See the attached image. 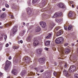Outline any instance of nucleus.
<instances>
[{"label":"nucleus","instance_id":"6ab92c4d","mask_svg":"<svg viewBox=\"0 0 78 78\" xmlns=\"http://www.w3.org/2000/svg\"><path fill=\"white\" fill-rule=\"evenodd\" d=\"M64 52L66 53V54H67L69 53L70 52V50L69 49H66L65 50Z\"/></svg>","mask_w":78,"mask_h":78},{"label":"nucleus","instance_id":"f8f14e48","mask_svg":"<svg viewBox=\"0 0 78 78\" xmlns=\"http://www.w3.org/2000/svg\"><path fill=\"white\" fill-rule=\"evenodd\" d=\"M24 59H25V61L26 62H29L31 60L30 58L28 57H25L24 58Z\"/></svg>","mask_w":78,"mask_h":78},{"label":"nucleus","instance_id":"c03bdc74","mask_svg":"<svg viewBox=\"0 0 78 78\" xmlns=\"http://www.w3.org/2000/svg\"><path fill=\"white\" fill-rule=\"evenodd\" d=\"M64 28L65 30H67V27H64Z\"/></svg>","mask_w":78,"mask_h":78},{"label":"nucleus","instance_id":"13d9d810","mask_svg":"<svg viewBox=\"0 0 78 78\" xmlns=\"http://www.w3.org/2000/svg\"><path fill=\"white\" fill-rule=\"evenodd\" d=\"M74 45H75V44H72V46H74Z\"/></svg>","mask_w":78,"mask_h":78},{"label":"nucleus","instance_id":"f257e3e1","mask_svg":"<svg viewBox=\"0 0 78 78\" xmlns=\"http://www.w3.org/2000/svg\"><path fill=\"white\" fill-rule=\"evenodd\" d=\"M63 42L64 38L62 37H60L57 38L55 41L56 44H62Z\"/></svg>","mask_w":78,"mask_h":78},{"label":"nucleus","instance_id":"bf43d9fd","mask_svg":"<svg viewBox=\"0 0 78 78\" xmlns=\"http://www.w3.org/2000/svg\"><path fill=\"white\" fill-rule=\"evenodd\" d=\"M29 24V23H27L26 24L27 26H28V25Z\"/></svg>","mask_w":78,"mask_h":78},{"label":"nucleus","instance_id":"4c0bfd02","mask_svg":"<svg viewBox=\"0 0 78 78\" xmlns=\"http://www.w3.org/2000/svg\"><path fill=\"white\" fill-rule=\"evenodd\" d=\"M67 63H66L65 64V65L64 67H65V68H66V67H67Z\"/></svg>","mask_w":78,"mask_h":78},{"label":"nucleus","instance_id":"ddd939ff","mask_svg":"<svg viewBox=\"0 0 78 78\" xmlns=\"http://www.w3.org/2000/svg\"><path fill=\"white\" fill-rule=\"evenodd\" d=\"M6 14H5V13H4L0 15V18L1 19H4V18L6 17Z\"/></svg>","mask_w":78,"mask_h":78},{"label":"nucleus","instance_id":"8fccbe9b","mask_svg":"<svg viewBox=\"0 0 78 78\" xmlns=\"http://www.w3.org/2000/svg\"><path fill=\"white\" fill-rule=\"evenodd\" d=\"M20 42L21 44H22V43H23V41H22V40H21L20 41Z\"/></svg>","mask_w":78,"mask_h":78},{"label":"nucleus","instance_id":"c9c22d12","mask_svg":"<svg viewBox=\"0 0 78 78\" xmlns=\"http://www.w3.org/2000/svg\"><path fill=\"white\" fill-rule=\"evenodd\" d=\"M38 0H33V3H36V2H37V1Z\"/></svg>","mask_w":78,"mask_h":78},{"label":"nucleus","instance_id":"a878e982","mask_svg":"<svg viewBox=\"0 0 78 78\" xmlns=\"http://www.w3.org/2000/svg\"><path fill=\"white\" fill-rule=\"evenodd\" d=\"M72 14L73 13L72 12H69L68 14V17H72L73 16Z\"/></svg>","mask_w":78,"mask_h":78},{"label":"nucleus","instance_id":"6e6552de","mask_svg":"<svg viewBox=\"0 0 78 78\" xmlns=\"http://www.w3.org/2000/svg\"><path fill=\"white\" fill-rule=\"evenodd\" d=\"M17 26H14L13 27V29H12V31L13 34H14L15 33H16L17 31Z\"/></svg>","mask_w":78,"mask_h":78},{"label":"nucleus","instance_id":"774afa93","mask_svg":"<svg viewBox=\"0 0 78 78\" xmlns=\"http://www.w3.org/2000/svg\"><path fill=\"white\" fill-rule=\"evenodd\" d=\"M38 78H42L41 77H38Z\"/></svg>","mask_w":78,"mask_h":78},{"label":"nucleus","instance_id":"338daca9","mask_svg":"<svg viewBox=\"0 0 78 78\" xmlns=\"http://www.w3.org/2000/svg\"><path fill=\"white\" fill-rule=\"evenodd\" d=\"M2 24V23H0V25H1Z\"/></svg>","mask_w":78,"mask_h":78},{"label":"nucleus","instance_id":"0e129e2a","mask_svg":"<svg viewBox=\"0 0 78 78\" xmlns=\"http://www.w3.org/2000/svg\"><path fill=\"white\" fill-rule=\"evenodd\" d=\"M7 78H9V76H8V77H7Z\"/></svg>","mask_w":78,"mask_h":78},{"label":"nucleus","instance_id":"09e8293b","mask_svg":"<svg viewBox=\"0 0 78 78\" xmlns=\"http://www.w3.org/2000/svg\"><path fill=\"white\" fill-rule=\"evenodd\" d=\"M40 72H44V69H41V70Z\"/></svg>","mask_w":78,"mask_h":78},{"label":"nucleus","instance_id":"f704fd0d","mask_svg":"<svg viewBox=\"0 0 78 78\" xmlns=\"http://www.w3.org/2000/svg\"><path fill=\"white\" fill-rule=\"evenodd\" d=\"M4 39H5V41L6 40V38H7V36L6 35H4Z\"/></svg>","mask_w":78,"mask_h":78},{"label":"nucleus","instance_id":"a18cd8bd","mask_svg":"<svg viewBox=\"0 0 78 78\" xmlns=\"http://www.w3.org/2000/svg\"><path fill=\"white\" fill-rule=\"evenodd\" d=\"M12 58H11V56H10L9 57V59H11Z\"/></svg>","mask_w":78,"mask_h":78},{"label":"nucleus","instance_id":"3c124183","mask_svg":"<svg viewBox=\"0 0 78 78\" xmlns=\"http://www.w3.org/2000/svg\"><path fill=\"white\" fill-rule=\"evenodd\" d=\"M2 11H5V8H3L2 9Z\"/></svg>","mask_w":78,"mask_h":78},{"label":"nucleus","instance_id":"58836bf2","mask_svg":"<svg viewBox=\"0 0 78 78\" xmlns=\"http://www.w3.org/2000/svg\"><path fill=\"white\" fill-rule=\"evenodd\" d=\"M56 17L57 16H55V14H54V16H51V18H55V17Z\"/></svg>","mask_w":78,"mask_h":78},{"label":"nucleus","instance_id":"680f3d73","mask_svg":"<svg viewBox=\"0 0 78 78\" xmlns=\"http://www.w3.org/2000/svg\"><path fill=\"white\" fill-rule=\"evenodd\" d=\"M26 72V71L25 70V72H23V73H24V74H25Z\"/></svg>","mask_w":78,"mask_h":78},{"label":"nucleus","instance_id":"72a5a7b5","mask_svg":"<svg viewBox=\"0 0 78 78\" xmlns=\"http://www.w3.org/2000/svg\"><path fill=\"white\" fill-rule=\"evenodd\" d=\"M5 6L6 8H9V5L7 4H5Z\"/></svg>","mask_w":78,"mask_h":78},{"label":"nucleus","instance_id":"ea45409f","mask_svg":"<svg viewBox=\"0 0 78 78\" xmlns=\"http://www.w3.org/2000/svg\"><path fill=\"white\" fill-rule=\"evenodd\" d=\"M9 46V44H7L6 45H5V47H8Z\"/></svg>","mask_w":78,"mask_h":78},{"label":"nucleus","instance_id":"7c9ffc66","mask_svg":"<svg viewBox=\"0 0 78 78\" xmlns=\"http://www.w3.org/2000/svg\"><path fill=\"white\" fill-rule=\"evenodd\" d=\"M19 47H17L16 46H14L13 47V49H18V48H19Z\"/></svg>","mask_w":78,"mask_h":78},{"label":"nucleus","instance_id":"bb28decb","mask_svg":"<svg viewBox=\"0 0 78 78\" xmlns=\"http://www.w3.org/2000/svg\"><path fill=\"white\" fill-rule=\"evenodd\" d=\"M62 20L61 19H55L56 22H57L58 23H59V22H61Z\"/></svg>","mask_w":78,"mask_h":78},{"label":"nucleus","instance_id":"c756f323","mask_svg":"<svg viewBox=\"0 0 78 78\" xmlns=\"http://www.w3.org/2000/svg\"><path fill=\"white\" fill-rule=\"evenodd\" d=\"M25 32V31L24 32H22L21 33H20L19 34L20 36H22L23 35V34H24V33Z\"/></svg>","mask_w":78,"mask_h":78},{"label":"nucleus","instance_id":"9b49d317","mask_svg":"<svg viewBox=\"0 0 78 78\" xmlns=\"http://www.w3.org/2000/svg\"><path fill=\"white\" fill-rule=\"evenodd\" d=\"M55 17H58V16H60L62 15V13L60 12H56L55 13Z\"/></svg>","mask_w":78,"mask_h":78},{"label":"nucleus","instance_id":"69168bd1","mask_svg":"<svg viewBox=\"0 0 78 78\" xmlns=\"http://www.w3.org/2000/svg\"><path fill=\"white\" fill-rule=\"evenodd\" d=\"M2 12V11L0 10V12Z\"/></svg>","mask_w":78,"mask_h":78},{"label":"nucleus","instance_id":"e433bc0d","mask_svg":"<svg viewBox=\"0 0 78 78\" xmlns=\"http://www.w3.org/2000/svg\"><path fill=\"white\" fill-rule=\"evenodd\" d=\"M69 45V44L68 43H65L64 44V46H67V45Z\"/></svg>","mask_w":78,"mask_h":78},{"label":"nucleus","instance_id":"2f4dec72","mask_svg":"<svg viewBox=\"0 0 78 78\" xmlns=\"http://www.w3.org/2000/svg\"><path fill=\"white\" fill-rule=\"evenodd\" d=\"M23 72H25V70L23 71L21 73V75H22V76H23L24 75H25V74Z\"/></svg>","mask_w":78,"mask_h":78},{"label":"nucleus","instance_id":"cd10ccee","mask_svg":"<svg viewBox=\"0 0 78 78\" xmlns=\"http://www.w3.org/2000/svg\"><path fill=\"white\" fill-rule=\"evenodd\" d=\"M55 25V24L54 23H52L50 25V27L51 28H53V27Z\"/></svg>","mask_w":78,"mask_h":78},{"label":"nucleus","instance_id":"aec40b11","mask_svg":"<svg viewBox=\"0 0 78 78\" xmlns=\"http://www.w3.org/2000/svg\"><path fill=\"white\" fill-rule=\"evenodd\" d=\"M51 35L52 34H48V35L46 37V39H49L50 37H51Z\"/></svg>","mask_w":78,"mask_h":78},{"label":"nucleus","instance_id":"e2e57ef3","mask_svg":"<svg viewBox=\"0 0 78 78\" xmlns=\"http://www.w3.org/2000/svg\"><path fill=\"white\" fill-rule=\"evenodd\" d=\"M0 28H2V27H0Z\"/></svg>","mask_w":78,"mask_h":78},{"label":"nucleus","instance_id":"dca6fc26","mask_svg":"<svg viewBox=\"0 0 78 78\" xmlns=\"http://www.w3.org/2000/svg\"><path fill=\"white\" fill-rule=\"evenodd\" d=\"M62 34V30H59L57 33L56 35L57 36H60V35H61Z\"/></svg>","mask_w":78,"mask_h":78},{"label":"nucleus","instance_id":"412c9836","mask_svg":"<svg viewBox=\"0 0 78 78\" xmlns=\"http://www.w3.org/2000/svg\"><path fill=\"white\" fill-rule=\"evenodd\" d=\"M37 54H38V55H41V49H38L37 50Z\"/></svg>","mask_w":78,"mask_h":78},{"label":"nucleus","instance_id":"2eb2a0df","mask_svg":"<svg viewBox=\"0 0 78 78\" xmlns=\"http://www.w3.org/2000/svg\"><path fill=\"white\" fill-rule=\"evenodd\" d=\"M27 12L28 14H29V15L31 14V9H30V8H28L27 9Z\"/></svg>","mask_w":78,"mask_h":78},{"label":"nucleus","instance_id":"5701e85b","mask_svg":"<svg viewBox=\"0 0 78 78\" xmlns=\"http://www.w3.org/2000/svg\"><path fill=\"white\" fill-rule=\"evenodd\" d=\"M72 28V26L71 25H69L68 26L67 29L69 31L71 30V29Z\"/></svg>","mask_w":78,"mask_h":78},{"label":"nucleus","instance_id":"4468645a","mask_svg":"<svg viewBox=\"0 0 78 78\" xmlns=\"http://www.w3.org/2000/svg\"><path fill=\"white\" fill-rule=\"evenodd\" d=\"M58 6L59 8H61L64 9L65 8L64 5L62 3H60L58 4Z\"/></svg>","mask_w":78,"mask_h":78},{"label":"nucleus","instance_id":"f3484780","mask_svg":"<svg viewBox=\"0 0 78 78\" xmlns=\"http://www.w3.org/2000/svg\"><path fill=\"white\" fill-rule=\"evenodd\" d=\"M41 27H38L36 28L35 31L36 32H39V31H41Z\"/></svg>","mask_w":78,"mask_h":78},{"label":"nucleus","instance_id":"49530a36","mask_svg":"<svg viewBox=\"0 0 78 78\" xmlns=\"http://www.w3.org/2000/svg\"><path fill=\"white\" fill-rule=\"evenodd\" d=\"M2 75H3V73H2L1 72H0V76H2Z\"/></svg>","mask_w":78,"mask_h":78},{"label":"nucleus","instance_id":"6e6d98bb","mask_svg":"<svg viewBox=\"0 0 78 78\" xmlns=\"http://www.w3.org/2000/svg\"><path fill=\"white\" fill-rule=\"evenodd\" d=\"M60 69H61V70H62V69H63V67H61Z\"/></svg>","mask_w":78,"mask_h":78},{"label":"nucleus","instance_id":"de8ad7c7","mask_svg":"<svg viewBox=\"0 0 78 78\" xmlns=\"http://www.w3.org/2000/svg\"><path fill=\"white\" fill-rule=\"evenodd\" d=\"M15 62H16V63L17 62H18V60H15Z\"/></svg>","mask_w":78,"mask_h":78},{"label":"nucleus","instance_id":"a211bd4d","mask_svg":"<svg viewBox=\"0 0 78 78\" xmlns=\"http://www.w3.org/2000/svg\"><path fill=\"white\" fill-rule=\"evenodd\" d=\"M12 73H13V74H14L15 75H16L17 74V71H16V69H13L12 70Z\"/></svg>","mask_w":78,"mask_h":78},{"label":"nucleus","instance_id":"0eeeda50","mask_svg":"<svg viewBox=\"0 0 78 78\" xmlns=\"http://www.w3.org/2000/svg\"><path fill=\"white\" fill-rule=\"evenodd\" d=\"M53 74L55 76H56V77H59L60 76V75H61V72H58V73L54 72Z\"/></svg>","mask_w":78,"mask_h":78},{"label":"nucleus","instance_id":"20e7f679","mask_svg":"<svg viewBox=\"0 0 78 78\" xmlns=\"http://www.w3.org/2000/svg\"><path fill=\"white\" fill-rule=\"evenodd\" d=\"M63 73L67 76V77H70V74L69 73V72L66 70H64L63 71Z\"/></svg>","mask_w":78,"mask_h":78},{"label":"nucleus","instance_id":"79ce46f5","mask_svg":"<svg viewBox=\"0 0 78 78\" xmlns=\"http://www.w3.org/2000/svg\"><path fill=\"white\" fill-rule=\"evenodd\" d=\"M34 69L36 70L37 71V72H38V69L37 68H34Z\"/></svg>","mask_w":78,"mask_h":78},{"label":"nucleus","instance_id":"4be33fe9","mask_svg":"<svg viewBox=\"0 0 78 78\" xmlns=\"http://www.w3.org/2000/svg\"><path fill=\"white\" fill-rule=\"evenodd\" d=\"M50 44V41H47L45 43V45H49Z\"/></svg>","mask_w":78,"mask_h":78},{"label":"nucleus","instance_id":"393cba45","mask_svg":"<svg viewBox=\"0 0 78 78\" xmlns=\"http://www.w3.org/2000/svg\"><path fill=\"white\" fill-rule=\"evenodd\" d=\"M31 36H29L27 38V41L28 42H30V41H31Z\"/></svg>","mask_w":78,"mask_h":78},{"label":"nucleus","instance_id":"603ef678","mask_svg":"<svg viewBox=\"0 0 78 78\" xmlns=\"http://www.w3.org/2000/svg\"><path fill=\"white\" fill-rule=\"evenodd\" d=\"M23 25H25V23L24 22H23Z\"/></svg>","mask_w":78,"mask_h":78},{"label":"nucleus","instance_id":"f03ea898","mask_svg":"<svg viewBox=\"0 0 78 78\" xmlns=\"http://www.w3.org/2000/svg\"><path fill=\"white\" fill-rule=\"evenodd\" d=\"M76 69V67L75 66L72 65L70 66V68L69 69V72H73L75 69Z\"/></svg>","mask_w":78,"mask_h":78},{"label":"nucleus","instance_id":"4d7b16f0","mask_svg":"<svg viewBox=\"0 0 78 78\" xmlns=\"http://www.w3.org/2000/svg\"><path fill=\"white\" fill-rule=\"evenodd\" d=\"M3 37H1L0 38V41H1V40H2V39Z\"/></svg>","mask_w":78,"mask_h":78},{"label":"nucleus","instance_id":"39448f33","mask_svg":"<svg viewBox=\"0 0 78 78\" xmlns=\"http://www.w3.org/2000/svg\"><path fill=\"white\" fill-rule=\"evenodd\" d=\"M45 58H41L39 59V62L41 64H44V62H45Z\"/></svg>","mask_w":78,"mask_h":78},{"label":"nucleus","instance_id":"c85d7f7f","mask_svg":"<svg viewBox=\"0 0 78 78\" xmlns=\"http://www.w3.org/2000/svg\"><path fill=\"white\" fill-rule=\"evenodd\" d=\"M60 28V27H56V28H55L54 30V32H55V33L56 32H55V31H58V29H59Z\"/></svg>","mask_w":78,"mask_h":78},{"label":"nucleus","instance_id":"b1692460","mask_svg":"<svg viewBox=\"0 0 78 78\" xmlns=\"http://www.w3.org/2000/svg\"><path fill=\"white\" fill-rule=\"evenodd\" d=\"M12 23L11 22H9L7 24H6L5 25V27H9V25H12Z\"/></svg>","mask_w":78,"mask_h":78},{"label":"nucleus","instance_id":"5fc2aeb1","mask_svg":"<svg viewBox=\"0 0 78 78\" xmlns=\"http://www.w3.org/2000/svg\"><path fill=\"white\" fill-rule=\"evenodd\" d=\"M73 1H70V4H72V3H73Z\"/></svg>","mask_w":78,"mask_h":78},{"label":"nucleus","instance_id":"a19ab883","mask_svg":"<svg viewBox=\"0 0 78 78\" xmlns=\"http://www.w3.org/2000/svg\"><path fill=\"white\" fill-rule=\"evenodd\" d=\"M44 50H47V51H48V48H44Z\"/></svg>","mask_w":78,"mask_h":78},{"label":"nucleus","instance_id":"423d86ee","mask_svg":"<svg viewBox=\"0 0 78 78\" xmlns=\"http://www.w3.org/2000/svg\"><path fill=\"white\" fill-rule=\"evenodd\" d=\"M40 24L42 28H45L46 27V23L45 22H41Z\"/></svg>","mask_w":78,"mask_h":78},{"label":"nucleus","instance_id":"37998d69","mask_svg":"<svg viewBox=\"0 0 78 78\" xmlns=\"http://www.w3.org/2000/svg\"><path fill=\"white\" fill-rule=\"evenodd\" d=\"M32 73H33L32 72H30V73H29L28 75H32Z\"/></svg>","mask_w":78,"mask_h":78},{"label":"nucleus","instance_id":"864d4df0","mask_svg":"<svg viewBox=\"0 0 78 78\" xmlns=\"http://www.w3.org/2000/svg\"><path fill=\"white\" fill-rule=\"evenodd\" d=\"M11 18H12V19H13V18H14V16H13V15H12L11 16Z\"/></svg>","mask_w":78,"mask_h":78},{"label":"nucleus","instance_id":"9d476101","mask_svg":"<svg viewBox=\"0 0 78 78\" xmlns=\"http://www.w3.org/2000/svg\"><path fill=\"white\" fill-rule=\"evenodd\" d=\"M39 41L37 40H36L34 42L33 45L34 46H37L39 45Z\"/></svg>","mask_w":78,"mask_h":78},{"label":"nucleus","instance_id":"473e14b6","mask_svg":"<svg viewBox=\"0 0 78 78\" xmlns=\"http://www.w3.org/2000/svg\"><path fill=\"white\" fill-rule=\"evenodd\" d=\"M74 78H78V75L75 74L74 75Z\"/></svg>","mask_w":78,"mask_h":78},{"label":"nucleus","instance_id":"052dcab7","mask_svg":"<svg viewBox=\"0 0 78 78\" xmlns=\"http://www.w3.org/2000/svg\"><path fill=\"white\" fill-rule=\"evenodd\" d=\"M72 8H74V5H72Z\"/></svg>","mask_w":78,"mask_h":78},{"label":"nucleus","instance_id":"1a4fd4ad","mask_svg":"<svg viewBox=\"0 0 78 78\" xmlns=\"http://www.w3.org/2000/svg\"><path fill=\"white\" fill-rule=\"evenodd\" d=\"M58 50L60 51V53H62V54H64V48L62 47L60 49L58 48Z\"/></svg>","mask_w":78,"mask_h":78},{"label":"nucleus","instance_id":"7ed1b4c3","mask_svg":"<svg viewBox=\"0 0 78 78\" xmlns=\"http://www.w3.org/2000/svg\"><path fill=\"white\" fill-rule=\"evenodd\" d=\"M10 64H11V62L7 60L6 62V65L5 66V70H6L8 67H9V66L10 65Z\"/></svg>","mask_w":78,"mask_h":78}]
</instances>
